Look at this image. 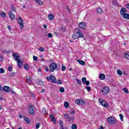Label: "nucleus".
I'll return each mask as SVG.
<instances>
[{"mask_svg": "<svg viewBox=\"0 0 129 129\" xmlns=\"http://www.w3.org/2000/svg\"><path fill=\"white\" fill-rule=\"evenodd\" d=\"M83 34L82 33L81 31L78 28H76L75 30V33L72 36L73 40H76L78 38H83Z\"/></svg>", "mask_w": 129, "mask_h": 129, "instance_id": "f257e3e1", "label": "nucleus"}, {"mask_svg": "<svg viewBox=\"0 0 129 129\" xmlns=\"http://www.w3.org/2000/svg\"><path fill=\"white\" fill-rule=\"evenodd\" d=\"M60 69V64H56L55 62H52L50 64L49 67V71L50 72H54L55 70L58 71Z\"/></svg>", "mask_w": 129, "mask_h": 129, "instance_id": "f03ea898", "label": "nucleus"}, {"mask_svg": "<svg viewBox=\"0 0 129 129\" xmlns=\"http://www.w3.org/2000/svg\"><path fill=\"white\" fill-rule=\"evenodd\" d=\"M126 13V9L124 8H121L120 10V15H121V17L125 20H129V14Z\"/></svg>", "mask_w": 129, "mask_h": 129, "instance_id": "7ed1b4c3", "label": "nucleus"}, {"mask_svg": "<svg viewBox=\"0 0 129 129\" xmlns=\"http://www.w3.org/2000/svg\"><path fill=\"white\" fill-rule=\"evenodd\" d=\"M109 91H110V90H109V88L107 87H104L101 89V92L103 95L108 94L109 93Z\"/></svg>", "mask_w": 129, "mask_h": 129, "instance_id": "20e7f679", "label": "nucleus"}, {"mask_svg": "<svg viewBox=\"0 0 129 129\" xmlns=\"http://www.w3.org/2000/svg\"><path fill=\"white\" fill-rule=\"evenodd\" d=\"M46 80L48 81L50 80V81H51L52 83H54L55 84L57 83V80L52 75H49V77H47Z\"/></svg>", "mask_w": 129, "mask_h": 129, "instance_id": "39448f33", "label": "nucleus"}, {"mask_svg": "<svg viewBox=\"0 0 129 129\" xmlns=\"http://www.w3.org/2000/svg\"><path fill=\"white\" fill-rule=\"evenodd\" d=\"M99 101L100 103L101 104V105H102V106H104V107H108V104L104 100L102 99H99Z\"/></svg>", "mask_w": 129, "mask_h": 129, "instance_id": "423d86ee", "label": "nucleus"}, {"mask_svg": "<svg viewBox=\"0 0 129 129\" xmlns=\"http://www.w3.org/2000/svg\"><path fill=\"white\" fill-rule=\"evenodd\" d=\"M18 24H19L20 29H24V20L21 17L19 19Z\"/></svg>", "mask_w": 129, "mask_h": 129, "instance_id": "0eeeda50", "label": "nucleus"}, {"mask_svg": "<svg viewBox=\"0 0 129 129\" xmlns=\"http://www.w3.org/2000/svg\"><path fill=\"white\" fill-rule=\"evenodd\" d=\"M13 56L15 61H18L21 60L20 59V58L21 57V56H20V54L19 53H14L13 54Z\"/></svg>", "mask_w": 129, "mask_h": 129, "instance_id": "6e6552de", "label": "nucleus"}, {"mask_svg": "<svg viewBox=\"0 0 129 129\" xmlns=\"http://www.w3.org/2000/svg\"><path fill=\"white\" fill-rule=\"evenodd\" d=\"M107 121L109 123H115V122H116V120L113 117H109L107 119Z\"/></svg>", "mask_w": 129, "mask_h": 129, "instance_id": "1a4fd4ad", "label": "nucleus"}, {"mask_svg": "<svg viewBox=\"0 0 129 129\" xmlns=\"http://www.w3.org/2000/svg\"><path fill=\"white\" fill-rule=\"evenodd\" d=\"M29 111L30 114H34L35 113V108H34V106L30 105L29 106Z\"/></svg>", "mask_w": 129, "mask_h": 129, "instance_id": "9d476101", "label": "nucleus"}, {"mask_svg": "<svg viewBox=\"0 0 129 129\" xmlns=\"http://www.w3.org/2000/svg\"><path fill=\"white\" fill-rule=\"evenodd\" d=\"M75 103H76V104L82 105V104H85V102H84L83 100L78 99L75 101Z\"/></svg>", "mask_w": 129, "mask_h": 129, "instance_id": "9b49d317", "label": "nucleus"}, {"mask_svg": "<svg viewBox=\"0 0 129 129\" xmlns=\"http://www.w3.org/2000/svg\"><path fill=\"white\" fill-rule=\"evenodd\" d=\"M79 27L81 28V29H84V28L86 27V24L84 22H80L79 23Z\"/></svg>", "mask_w": 129, "mask_h": 129, "instance_id": "f8f14e48", "label": "nucleus"}, {"mask_svg": "<svg viewBox=\"0 0 129 129\" xmlns=\"http://www.w3.org/2000/svg\"><path fill=\"white\" fill-rule=\"evenodd\" d=\"M49 117L51 118V121L53 122V123L56 124L57 123V121H56V118L53 116V114H51L49 115Z\"/></svg>", "mask_w": 129, "mask_h": 129, "instance_id": "ddd939ff", "label": "nucleus"}, {"mask_svg": "<svg viewBox=\"0 0 129 129\" xmlns=\"http://www.w3.org/2000/svg\"><path fill=\"white\" fill-rule=\"evenodd\" d=\"M3 90L6 92H10L11 91V88L8 86H5L3 87Z\"/></svg>", "mask_w": 129, "mask_h": 129, "instance_id": "4468645a", "label": "nucleus"}, {"mask_svg": "<svg viewBox=\"0 0 129 129\" xmlns=\"http://www.w3.org/2000/svg\"><path fill=\"white\" fill-rule=\"evenodd\" d=\"M9 15L10 18H11L12 20H15V19H16V16H15V15L13 14V12L12 11L9 12Z\"/></svg>", "mask_w": 129, "mask_h": 129, "instance_id": "2eb2a0df", "label": "nucleus"}, {"mask_svg": "<svg viewBox=\"0 0 129 129\" xmlns=\"http://www.w3.org/2000/svg\"><path fill=\"white\" fill-rule=\"evenodd\" d=\"M64 117L68 119V121H71V117L69 116L68 114H63Z\"/></svg>", "mask_w": 129, "mask_h": 129, "instance_id": "dca6fc26", "label": "nucleus"}, {"mask_svg": "<svg viewBox=\"0 0 129 129\" xmlns=\"http://www.w3.org/2000/svg\"><path fill=\"white\" fill-rule=\"evenodd\" d=\"M17 64L18 67H19V68H21L22 67V66L23 65V61H22V60H21L20 59L17 61Z\"/></svg>", "mask_w": 129, "mask_h": 129, "instance_id": "f3484780", "label": "nucleus"}, {"mask_svg": "<svg viewBox=\"0 0 129 129\" xmlns=\"http://www.w3.org/2000/svg\"><path fill=\"white\" fill-rule=\"evenodd\" d=\"M26 81H27V83L29 84H32L33 83V82L32 81V79H31V77H28L26 79Z\"/></svg>", "mask_w": 129, "mask_h": 129, "instance_id": "a211bd4d", "label": "nucleus"}, {"mask_svg": "<svg viewBox=\"0 0 129 129\" xmlns=\"http://www.w3.org/2000/svg\"><path fill=\"white\" fill-rule=\"evenodd\" d=\"M77 61L80 65H85V62L82 60L77 59Z\"/></svg>", "mask_w": 129, "mask_h": 129, "instance_id": "6ab92c4d", "label": "nucleus"}, {"mask_svg": "<svg viewBox=\"0 0 129 129\" xmlns=\"http://www.w3.org/2000/svg\"><path fill=\"white\" fill-rule=\"evenodd\" d=\"M124 57L127 60H129V52H125L124 54Z\"/></svg>", "mask_w": 129, "mask_h": 129, "instance_id": "aec40b11", "label": "nucleus"}, {"mask_svg": "<svg viewBox=\"0 0 129 129\" xmlns=\"http://www.w3.org/2000/svg\"><path fill=\"white\" fill-rule=\"evenodd\" d=\"M99 78L101 80H104V79H105V75L103 74H101L99 75Z\"/></svg>", "mask_w": 129, "mask_h": 129, "instance_id": "412c9836", "label": "nucleus"}, {"mask_svg": "<svg viewBox=\"0 0 129 129\" xmlns=\"http://www.w3.org/2000/svg\"><path fill=\"white\" fill-rule=\"evenodd\" d=\"M23 118L27 124H30V120H29V118H27L25 116H23Z\"/></svg>", "mask_w": 129, "mask_h": 129, "instance_id": "4be33fe9", "label": "nucleus"}, {"mask_svg": "<svg viewBox=\"0 0 129 129\" xmlns=\"http://www.w3.org/2000/svg\"><path fill=\"white\" fill-rule=\"evenodd\" d=\"M36 2L37 5H39V6H42L43 5V2L41 0H34Z\"/></svg>", "mask_w": 129, "mask_h": 129, "instance_id": "5701e85b", "label": "nucleus"}, {"mask_svg": "<svg viewBox=\"0 0 129 129\" xmlns=\"http://www.w3.org/2000/svg\"><path fill=\"white\" fill-rule=\"evenodd\" d=\"M0 16L1 18H6L7 17V15L5 12H2L0 13Z\"/></svg>", "mask_w": 129, "mask_h": 129, "instance_id": "b1692460", "label": "nucleus"}, {"mask_svg": "<svg viewBox=\"0 0 129 129\" xmlns=\"http://www.w3.org/2000/svg\"><path fill=\"white\" fill-rule=\"evenodd\" d=\"M24 68L26 70H29L30 69V66L28 63H26L24 65Z\"/></svg>", "mask_w": 129, "mask_h": 129, "instance_id": "393cba45", "label": "nucleus"}, {"mask_svg": "<svg viewBox=\"0 0 129 129\" xmlns=\"http://www.w3.org/2000/svg\"><path fill=\"white\" fill-rule=\"evenodd\" d=\"M48 19L50 21L53 20V19H54V15H53V14H49L48 15Z\"/></svg>", "mask_w": 129, "mask_h": 129, "instance_id": "a878e982", "label": "nucleus"}, {"mask_svg": "<svg viewBox=\"0 0 129 129\" xmlns=\"http://www.w3.org/2000/svg\"><path fill=\"white\" fill-rule=\"evenodd\" d=\"M42 113H43V114H44V115H45V114H47V110L46 109V108H43L42 109Z\"/></svg>", "mask_w": 129, "mask_h": 129, "instance_id": "bb28decb", "label": "nucleus"}, {"mask_svg": "<svg viewBox=\"0 0 129 129\" xmlns=\"http://www.w3.org/2000/svg\"><path fill=\"white\" fill-rule=\"evenodd\" d=\"M97 13L98 14H102V9H101V8L97 9Z\"/></svg>", "mask_w": 129, "mask_h": 129, "instance_id": "cd10ccee", "label": "nucleus"}, {"mask_svg": "<svg viewBox=\"0 0 129 129\" xmlns=\"http://www.w3.org/2000/svg\"><path fill=\"white\" fill-rule=\"evenodd\" d=\"M117 73L118 75H119V76H121V75H122V72H121L120 70H117Z\"/></svg>", "mask_w": 129, "mask_h": 129, "instance_id": "c85d7f7f", "label": "nucleus"}, {"mask_svg": "<svg viewBox=\"0 0 129 129\" xmlns=\"http://www.w3.org/2000/svg\"><path fill=\"white\" fill-rule=\"evenodd\" d=\"M38 83L39 84V85H44V82L43 81H41L40 80H38Z\"/></svg>", "mask_w": 129, "mask_h": 129, "instance_id": "c756f323", "label": "nucleus"}, {"mask_svg": "<svg viewBox=\"0 0 129 129\" xmlns=\"http://www.w3.org/2000/svg\"><path fill=\"white\" fill-rule=\"evenodd\" d=\"M72 129H77V125L75 124H73L72 125Z\"/></svg>", "mask_w": 129, "mask_h": 129, "instance_id": "7c9ffc66", "label": "nucleus"}, {"mask_svg": "<svg viewBox=\"0 0 129 129\" xmlns=\"http://www.w3.org/2000/svg\"><path fill=\"white\" fill-rule=\"evenodd\" d=\"M9 76L10 77H14V76H16V73L15 72H12L11 74H10Z\"/></svg>", "mask_w": 129, "mask_h": 129, "instance_id": "2f4dec72", "label": "nucleus"}, {"mask_svg": "<svg viewBox=\"0 0 129 129\" xmlns=\"http://www.w3.org/2000/svg\"><path fill=\"white\" fill-rule=\"evenodd\" d=\"M113 5L114 6H119V3H118V2H117L116 1H114L113 2Z\"/></svg>", "mask_w": 129, "mask_h": 129, "instance_id": "473e14b6", "label": "nucleus"}, {"mask_svg": "<svg viewBox=\"0 0 129 129\" xmlns=\"http://www.w3.org/2000/svg\"><path fill=\"white\" fill-rule=\"evenodd\" d=\"M4 73H5V70L4 68H2L0 69V74H3Z\"/></svg>", "mask_w": 129, "mask_h": 129, "instance_id": "72a5a7b5", "label": "nucleus"}, {"mask_svg": "<svg viewBox=\"0 0 129 129\" xmlns=\"http://www.w3.org/2000/svg\"><path fill=\"white\" fill-rule=\"evenodd\" d=\"M59 91L61 93H63V92H64V91H65V89H64V88H63V87H61L59 89Z\"/></svg>", "mask_w": 129, "mask_h": 129, "instance_id": "f704fd0d", "label": "nucleus"}, {"mask_svg": "<svg viewBox=\"0 0 129 129\" xmlns=\"http://www.w3.org/2000/svg\"><path fill=\"white\" fill-rule=\"evenodd\" d=\"M86 89H87V91L90 92V91L91 90V87L90 86H87L86 87Z\"/></svg>", "mask_w": 129, "mask_h": 129, "instance_id": "c9c22d12", "label": "nucleus"}, {"mask_svg": "<svg viewBox=\"0 0 129 129\" xmlns=\"http://www.w3.org/2000/svg\"><path fill=\"white\" fill-rule=\"evenodd\" d=\"M123 91H124L125 93H128V90H127V88H124L123 89Z\"/></svg>", "mask_w": 129, "mask_h": 129, "instance_id": "e433bc0d", "label": "nucleus"}, {"mask_svg": "<svg viewBox=\"0 0 129 129\" xmlns=\"http://www.w3.org/2000/svg\"><path fill=\"white\" fill-rule=\"evenodd\" d=\"M64 105L65 107H69V103H68V102H66L64 103Z\"/></svg>", "mask_w": 129, "mask_h": 129, "instance_id": "4c0bfd02", "label": "nucleus"}, {"mask_svg": "<svg viewBox=\"0 0 129 129\" xmlns=\"http://www.w3.org/2000/svg\"><path fill=\"white\" fill-rule=\"evenodd\" d=\"M119 116L121 121H123V115H122V114H120Z\"/></svg>", "mask_w": 129, "mask_h": 129, "instance_id": "58836bf2", "label": "nucleus"}, {"mask_svg": "<svg viewBox=\"0 0 129 129\" xmlns=\"http://www.w3.org/2000/svg\"><path fill=\"white\" fill-rule=\"evenodd\" d=\"M86 81V78L84 77L82 79V82H83V83H85Z\"/></svg>", "mask_w": 129, "mask_h": 129, "instance_id": "ea45409f", "label": "nucleus"}, {"mask_svg": "<svg viewBox=\"0 0 129 129\" xmlns=\"http://www.w3.org/2000/svg\"><path fill=\"white\" fill-rule=\"evenodd\" d=\"M39 51H40V52H44V51H45V49H44L42 47H39Z\"/></svg>", "mask_w": 129, "mask_h": 129, "instance_id": "a19ab883", "label": "nucleus"}, {"mask_svg": "<svg viewBox=\"0 0 129 129\" xmlns=\"http://www.w3.org/2000/svg\"><path fill=\"white\" fill-rule=\"evenodd\" d=\"M40 125H41V124L40 123H37L36 125V128H39L40 127Z\"/></svg>", "mask_w": 129, "mask_h": 129, "instance_id": "79ce46f5", "label": "nucleus"}, {"mask_svg": "<svg viewBox=\"0 0 129 129\" xmlns=\"http://www.w3.org/2000/svg\"><path fill=\"white\" fill-rule=\"evenodd\" d=\"M33 58L34 61H37V60H38V57H37L35 55H33Z\"/></svg>", "mask_w": 129, "mask_h": 129, "instance_id": "37998d69", "label": "nucleus"}, {"mask_svg": "<svg viewBox=\"0 0 129 129\" xmlns=\"http://www.w3.org/2000/svg\"><path fill=\"white\" fill-rule=\"evenodd\" d=\"M11 9L13 12H16V7L12 6L11 7Z\"/></svg>", "mask_w": 129, "mask_h": 129, "instance_id": "c03bdc74", "label": "nucleus"}, {"mask_svg": "<svg viewBox=\"0 0 129 129\" xmlns=\"http://www.w3.org/2000/svg\"><path fill=\"white\" fill-rule=\"evenodd\" d=\"M47 37L48 38H52V37H53V35L52 34V33H48L47 34Z\"/></svg>", "mask_w": 129, "mask_h": 129, "instance_id": "a18cd8bd", "label": "nucleus"}, {"mask_svg": "<svg viewBox=\"0 0 129 129\" xmlns=\"http://www.w3.org/2000/svg\"><path fill=\"white\" fill-rule=\"evenodd\" d=\"M66 69V67L63 66V65H62V67H61L62 71H65Z\"/></svg>", "mask_w": 129, "mask_h": 129, "instance_id": "49530a36", "label": "nucleus"}, {"mask_svg": "<svg viewBox=\"0 0 129 129\" xmlns=\"http://www.w3.org/2000/svg\"><path fill=\"white\" fill-rule=\"evenodd\" d=\"M84 84H86V85H89L90 84V82L89 81H86L85 83H84Z\"/></svg>", "mask_w": 129, "mask_h": 129, "instance_id": "de8ad7c7", "label": "nucleus"}, {"mask_svg": "<svg viewBox=\"0 0 129 129\" xmlns=\"http://www.w3.org/2000/svg\"><path fill=\"white\" fill-rule=\"evenodd\" d=\"M59 125L60 126H63V121L61 120H59Z\"/></svg>", "mask_w": 129, "mask_h": 129, "instance_id": "09e8293b", "label": "nucleus"}, {"mask_svg": "<svg viewBox=\"0 0 129 129\" xmlns=\"http://www.w3.org/2000/svg\"><path fill=\"white\" fill-rule=\"evenodd\" d=\"M76 81L78 84L81 85V81L78 79H76Z\"/></svg>", "mask_w": 129, "mask_h": 129, "instance_id": "8fccbe9b", "label": "nucleus"}, {"mask_svg": "<svg viewBox=\"0 0 129 129\" xmlns=\"http://www.w3.org/2000/svg\"><path fill=\"white\" fill-rule=\"evenodd\" d=\"M56 83H57V84H62V81H61L60 80H58Z\"/></svg>", "mask_w": 129, "mask_h": 129, "instance_id": "3c124183", "label": "nucleus"}, {"mask_svg": "<svg viewBox=\"0 0 129 129\" xmlns=\"http://www.w3.org/2000/svg\"><path fill=\"white\" fill-rule=\"evenodd\" d=\"M70 114L74 115V114H75V111H70Z\"/></svg>", "mask_w": 129, "mask_h": 129, "instance_id": "603ef678", "label": "nucleus"}, {"mask_svg": "<svg viewBox=\"0 0 129 129\" xmlns=\"http://www.w3.org/2000/svg\"><path fill=\"white\" fill-rule=\"evenodd\" d=\"M2 61H4V57L0 55V62Z\"/></svg>", "mask_w": 129, "mask_h": 129, "instance_id": "864d4df0", "label": "nucleus"}, {"mask_svg": "<svg viewBox=\"0 0 129 129\" xmlns=\"http://www.w3.org/2000/svg\"><path fill=\"white\" fill-rule=\"evenodd\" d=\"M60 129H67V128L65 126H60Z\"/></svg>", "mask_w": 129, "mask_h": 129, "instance_id": "5fc2aeb1", "label": "nucleus"}, {"mask_svg": "<svg viewBox=\"0 0 129 129\" xmlns=\"http://www.w3.org/2000/svg\"><path fill=\"white\" fill-rule=\"evenodd\" d=\"M12 69H13V67H9V68H8L9 71H12Z\"/></svg>", "mask_w": 129, "mask_h": 129, "instance_id": "6e6d98bb", "label": "nucleus"}, {"mask_svg": "<svg viewBox=\"0 0 129 129\" xmlns=\"http://www.w3.org/2000/svg\"><path fill=\"white\" fill-rule=\"evenodd\" d=\"M29 93H30L31 96H32V97H34V93H33V92H29Z\"/></svg>", "mask_w": 129, "mask_h": 129, "instance_id": "4d7b16f0", "label": "nucleus"}, {"mask_svg": "<svg viewBox=\"0 0 129 129\" xmlns=\"http://www.w3.org/2000/svg\"><path fill=\"white\" fill-rule=\"evenodd\" d=\"M45 70L46 71V72H48V71H49V68H48V67H46L45 68Z\"/></svg>", "mask_w": 129, "mask_h": 129, "instance_id": "13d9d810", "label": "nucleus"}, {"mask_svg": "<svg viewBox=\"0 0 129 129\" xmlns=\"http://www.w3.org/2000/svg\"><path fill=\"white\" fill-rule=\"evenodd\" d=\"M3 53H4V54H7L8 51L7 50H4L3 51Z\"/></svg>", "mask_w": 129, "mask_h": 129, "instance_id": "bf43d9fd", "label": "nucleus"}, {"mask_svg": "<svg viewBox=\"0 0 129 129\" xmlns=\"http://www.w3.org/2000/svg\"><path fill=\"white\" fill-rule=\"evenodd\" d=\"M19 117H20V118H23V115L19 114Z\"/></svg>", "mask_w": 129, "mask_h": 129, "instance_id": "052dcab7", "label": "nucleus"}, {"mask_svg": "<svg viewBox=\"0 0 129 129\" xmlns=\"http://www.w3.org/2000/svg\"><path fill=\"white\" fill-rule=\"evenodd\" d=\"M0 91H3V87L0 85Z\"/></svg>", "mask_w": 129, "mask_h": 129, "instance_id": "680f3d73", "label": "nucleus"}, {"mask_svg": "<svg viewBox=\"0 0 129 129\" xmlns=\"http://www.w3.org/2000/svg\"><path fill=\"white\" fill-rule=\"evenodd\" d=\"M98 129H104V128L102 125H100V127Z\"/></svg>", "mask_w": 129, "mask_h": 129, "instance_id": "e2e57ef3", "label": "nucleus"}, {"mask_svg": "<svg viewBox=\"0 0 129 129\" xmlns=\"http://www.w3.org/2000/svg\"><path fill=\"white\" fill-rule=\"evenodd\" d=\"M45 91H46V90H45V89H42V90H41V92H42V93H44L45 92Z\"/></svg>", "mask_w": 129, "mask_h": 129, "instance_id": "0e129e2a", "label": "nucleus"}, {"mask_svg": "<svg viewBox=\"0 0 129 129\" xmlns=\"http://www.w3.org/2000/svg\"><path fill=\"white\" fill-rule=\"evenodd\" d=\"M71 120H74V116H72L71 117Z\"/></svg>", "mask_w": 129, "mask_h": 129, "instance_id": "69168bd1", "label": "nucleus"}, {"mask_svg": "<svg viewBox=\"0 0 129 129\" xmlns=\"http://www.w3.org/2000/svg\"><path fill=\"white\" fill-rule=\"evenodd\" d=\"M7 28H8V30H11V29H12V28H11V26H8Z\"/></svg>", "mask_w": 129, "mask_h": 129, "instance_id": "338daca9", "label": "nucleus"}, {"mask_svg": "<svg viewBox=\"0 0 129 129\" xmlns=\"http://www.w3.org/2000/svg\"><path fill=\"white\" fill-rule=\"evenodd\" d=\"M38 70V72H41L42 71V69H41V68H39Z\"/></svg>", "mask_w": 129, "mask_h": 129, "instance_id": "774afa93", "label": "nucleus"}]
</instances>
